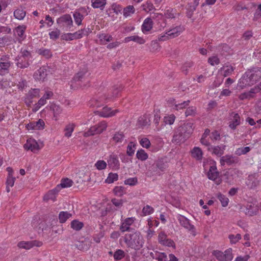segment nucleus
<instances>
[{"label": "nucleus", "mask_w": 261, "mask_h": 261, "mask_svg": "<svg viewBox=\"0 0 261 261\" xmlns=\"http://www.w3.org/2000/svg\"><path fill=\"white\" fill-rule=\"evenodd\" d=\"M140 145L144 148H148L151 145L149 140L147 138H143L139 140Z\"/></svg>", "instance_id": "obj_61"}, {"label": "nucleus", "mask_w": 261, "mask_h": 261, "mask_svg": "<svg viewBox=\"0 0 261 261\" xmlns=\"http://www.w3.org/2000/svg\"><path fill=\"white\" fill-rule=\"evenodd\" d=\"M123 240L127 247L136 250L142 248L144 243L142 235L137 230L126 233L123 237Z\"/></svg>", "instance_id": "obj_1"}, {"label": "nucleus", "mask_w": 261, "mask_h": 261, "mask_svg": "<svg viewBox=\"0 0 261 261\" xmlns=\"http://www.w3.org/2000/svg\"><path fill=\"white\" fill-rule=\"evenodd\" d=\"M221 69L223 71V75L225 77L231 75L234 70V68L231 65L223 66Z\"/></svg>", "instance_id": "obj_52"}, {"label": "nucleus", "mask_w": 261, "mask_h": 261, "mask_svg": "<svg viewBox=\"0 0 261 261\" xmlns=\"http://www.w3.org/2000/svg\"><path fill=\"white\" fill-rule=\"evenodd\" d=\"M15 180V178L13 177V176H8L6 181V190L7 192L10 191V187H12L14 186Z\"/></svg>", "instance_id": "obj_49"}, {"label": "nucleus", "mask_w": 261, "mask_h": 261, "mask_svg": "<svg viewBox=\"0 0 261 261\" xmlns=\"http://www.w3.org/2000/svg\"><path fill=\"white\" fill-rule=\"evenodd\" d=\"M26 27L25 25H19L16 27L14 31V33L20 38L23 37Z\"/></svg>", "instance_id": "obj_47"}, {"label": "nucleus", "mask_w": 261, "mask_h": 261, "mask_svg": "<svg viewBox=\"0 0 261 261\" xmlns=\"http://www.w3.org/2000/svg\"><path fill=\"white\" fill-rule=\"evenodd\" d=\"M84 226V224L76 220H73L71 222V227L76 231L81 230Z\"/></svg>", "instance_id": "obj_46"}, {"label": "nucleus", "mask_w": 261, "mask_h": 261, "mask_svg": "<svg viewBox=\"0 0 261 261\" xmlns=\"http://www.w3.org/2000/svg\"><path fill=\"white\" fill-rule=\"evenodd\" d=\"M107 4V0H91V6L94 8L103 10Z\"/></svg>", "instance_id": "obj_30"}, {"label": "nucleus", "mask_w": 261, "mask_h": 261, "mask_svg": "<svg viewBox=\"0 0 261 261\" xmlns=\"http://www.w3.org/2000/svg\"><path fill=\"white\" fill-rule=\"evenodd\" d=\"M97 36L101 44H106L108 42L112 41L113 39L112 36L107 34H99Z\"/></svg>", "instance_id": "obj_33"}, {"label": "nucleus", "mask_w": 261, "mask_h": 261, "mask_svg": "<svg viewBox=\"0 0 261 261\" xmlns=\"http://www.w3.org/2000/svg\"><path fill=\"white\" fill-rule=\"evenodd\" d=\"M36 52L45 58L48 59L52 57V53L50 49L41 48L37 50Z\"/></svg>", "instance_id": "obj_36"}, {"label": "nucleus", "mask_w": 261, "mask_h": 261, "mask_svg": "<svg viewBox=\"0 0 261 261\" xmlns=\"http://www.w3.org/2000/svg\"><path fill=\"white\" fill-rule=\"evenodd\" d=\"M75 246L79 250H85L89 248L90 244L87 240H85L84 241L78 242L75 244Z\"/></svg>", "instance_id": "obj_44"}, {"label": "nucleus", "mask_w": 261, "mask_h": 261, "mask_svg": "<svg viewBox=\"0 0 261 261\" xmlns=\"http://www.w3.org/2000/svg\"><path fill=\"white\" fill-rule=\"evenodd\" d=\"M194 130L193 123L188 122L178 127L175 134L173 136V139L175 142L181 141L182 139L189 138Z\"/></svg>", "instance_id": "obj_2"}, {"label": "nucleus", "mask_w": 261, "mask_h": 261, "mask_svg": "<svg viewBox=\"0 0 261 261\" xmlns=\"http://www.w3.org/2000/svg\"><path fill=\"white\" fill-rule=\"evenodd\" d=\"M71 216L72 214L68 212H61L59 214V221L61 223H65Z\"/></svg>", "instance_id": "obj_35"}, {"label": "nucleus", "mask_w": 261, "mask_h": 261, "mask_svg": "<svg viewBox=\"0 0 261 261\" xmlns=\"http://www.w3.org/2000/svg\"><path fill=\"white\" fill-rule=\"evenodd\" d=\"M118 179V175L117 173H110L109 176L106 179V182L108 184L113 183L114 181L117 180Z\"/></svg>", "instance_id": "obj_55"}, {"label": "nucleus", "mask_w": 261, "mask_h": 261, "mask_svg": "<svg viewBox=\"0 0 261 261\" xmlns=\"http://www.w3.org/2000/svg\"><path fill=\"white\" fill-rule=\"evenodd\" d=\"M156 168L160 171H163L167 168V163L162 158L159 159L154 163Z\"/></svg>", "instance_id": "obj_32"}, {"label": "nucleus", "mask_w": 261, "mask_h": 261, "mask_svg": "<svg viewBox=\"0 0 261 261\" xmlns=\"http://www.w3.org/2000/svg\"><path fill=\"white\" fill-rule=\"evenodd\" d=\"M150 122L149 115H144L140 117L139 119V122L142 126H147L149 125Z\"/></svg>", "instance_id": "obj_43"}, {"label": "nucleus", "mask_w": 261, "mask_h": 261, "mask_svg": "<svg viewBox=\"0 0 261 261\" xmlns=\"http://www.w3.org/2000/svg\"><path fill=\"white\" fill-rule=\"evenodd\" d=\"M108 163L113 170H117L119 168V162L116 155L111 154L108 160Z\"/></svg>", "instance_id": "obj_22"}, {"label": "nucleus", "mask_w": 261, "mask_h": 261, "mask_svg": "<svg viewBox=\"0 0 261 261\" xmlns=\"http://www.w3.org/2000/svg\"><path fill=\"white\" fill-rule=\"evenodd\" d=\"M197 6H194L192 4H189L187 8V16L188 18L192 19L194 20L195 18H193L194 12L196 10Z\"/></svg>", "instance_id": "obj_48"}, {"label": "nucleus", "mask_w": 261, "mask_h": 261, "mask_svg": "<svg viewBox=\"0 0 261 261\" xmlns=\"http://www.w3.org/2000/svg\"><path fill=\"white\" fill-rule=\"evenodd\" d=\"M241 124V118L239 114L234 112L229 113V127L233 130L237 128V127Z\"/></svg>", "instance_id": "obj_9"}, {"label": "nucleus", "mask_w": 261, "mask_h": 261, "mask_svg": "<svg viewBox=\"0 0 261 261\" xmlns=\"http://www.w3.org/2000/svg\"><path fill=\"white\" fill-rule=\"evenodd\" d=\"M24 147L26 149L31 150L33 152H37L41 148V147H40L36 141L31 138L27 140Z\"/></svg>", "instance_id": "obj_17"}, {"label": "nucleus", "mask_w": 261, "mask_h": 261, "mask_svg": "<svg viewBox=\"0 0 261 261\" xmlns=\"http://www.w3.org/2000/svg\"><path fill=\"white\" fill-rule=\"evenodd\" d=\"M218 198L220 201L223 207L227 206L229 201V199L227 197L221 194H219L218 195Z\"/></svg>", "instance_id": "obj_59"}, {"label": "nucleus", "mask_w": 261, "mask_h": 261, "mask_svg": "<svg viewBox=\"0 0 261 261\" xmlns=\"http://www.w3.org/2000/svg\"><path fill=\"white\" fill-rule=\"evenodd\" d=\"M58 187L53 190L49 191L44 197V200H48L49 199L55 201L56 199V194L58 192Z\"/></svg>", "instance_id": "obj_39"}, {"label": "nucleus", "mask_w": 261, "mask_h": 261, "mask_svg": "<svg viewBox=\"0 0 261 261\" xmlns=\"http://www.w3.org/2000/svg\"><path fill=\"white\" fill-rule=\"evenodd\" d=\"M184 30V28L181 25L176 26L168 31V36L171 39L178 36Z\"/></svg>", "instance_id": "obj_24"}, {"label": "nucleus", "mask_w": 261, "mask_h": 261, "mask_svg": "<svg viewBox=\"0 0 261 261\" xmlns=\"http://www.w3.org/2000/svg\"><path fill=\"white\" fill-rule=\"evenodd\" d=\"M213 254L220 261H231L233 258L231 249H227L224 252L218 250L214 251Z\"/></svg>", "instance_id": "obj_7"}, {"label": "nucleus", "mask_w": 261, "mask_h": 261, "mask_svg": "<svg viewBox=\"0 0 261 261\" xmlns=\"http://www.w3.org/2000/svg\"><path fill=\"white\" fill-rule=\"evenodd\" d=\"M213 153L217 156H220L224 153V148H221L219 146L212 147Z\"/></svg>", "instance_id": "obj_57"}, {"label": "nucleus", "mask_w": 261, "mask_h": 261, "mask_svg": "<svg viewBox=\"0 0 261 261\" xmlns=\"http://www.w3.org/2000/svg\"><path fill=\"white\" fill-rule=\"evenodd\" d=\"M16 64L18 68L24 69L28 67L30 64V60L18 56L16 59Z\"/></svg>", "instance_id": "obj_25"}, {"label": "nucleus", "mask_w": 261, "mask_h": 261, "mask_svg": "<svg viewBox=\"0 0 261 261\" xmlns=\"http://www.w3.org/2000/svg\"><path fill=\"white\" fill-rule=\"evenodd\" d=\"M135 13V8L133 6L129 5L123 9V15L126 17Z\"/></svg>", "instance_id": "obj_51"}, {"label": "nucleus", "mask_w": 261, "mask_h": 261, "mask_svg": "<svg viewBox=\"0 0 261 261\" xmlns=\"http://www.w3.org/2000/svg\"><path fill=\"white\" fill-rule=\"evenodd\" d=\"M219 173L217 171L216 166H211L207 172L208 178L211 180L215 181L217 185H219L221 182V179L219 177Z\"/></svg>", "instance_id": "obj_13"}, {"label": "nucleus", "mask_w": 261, "mask_h": 261, "mask_svg": "<svg viewBox=\"0 0 261 261\" xmlns=\"http://www.w3.org/2000/svg\"><path fill=\"white\" fill-rule=\"evenodd\" d=\"M153 22L150 18L145 19L142 25V31L143 33L149 32L152 28Z\"/></svg>", "instance_id": "obj_27"}, {"label": "nucleus", "mask_w": 261, "mask_h": 261, "mask_svg": "<svg viewBox=\"0 0 261 261\" xmlns=\"http://www.w3.org/2000/svg\"><path fill=\"white\" fill-rule=\"evenodd\" d=\"M45 123L42 119H39L36 122H32L28 124L26 126L28 130H41L44 127Z\"/></svg>", "instance_id": "obj_20"}, {"label": "nucleus", "mask_w": 261, "mask_h": 261, "mask_svg": "<svg viewBox=\"0 0 261 261\" xmlns=\"http://www.w3.org/2000/svg\"><path fill=\"white\" fill-rule=\"evenodd\" d=\"M47 75V69L44 67H42L36 71L34 73V77L36 80L43 81L46 77Z\"/></svg>", "instance_id": "obj_23"}, {"label": "nucleus", "mask_w": 261, "mask_h": 261, "mask_svg": "<svg viewBox=\"0 0 261 261\" xmlns=\"http://www.w3.org/2000/svg\"><path fill=\"white\" fill-rule=\"evenodd\" d=\"M175 116L173 114L165 116L164 118V122L166 124L171 125L174 122Z\"/></svg>", "instance_id": "obj_56"}, {"label": "nucleus", "mask_w": 261, "mask_h": 261, "mask_svg": "<svg viewBox=\"0 0 261 261\" xmlns=\"http://www.w3.org/2000/svg\"><path fill=\"white\" fill-rule=\"evenodd\" d=\"M136 157L138 160L141 161H144L148 159V155L144 150L141 149L137 151Z\"/></svg>", "instance_id": "obj_40"}, {"label": "nucleus", "mask_w": 261, "mask_h": 261, "mask_svg": "<svg viewBox=\"0 0 261 261\" xmlns=\"http://www.w3.org/2000/svg\"><path fill=\"white\" fill-rule=\"evenodd\" d=\"M42 243L37 241H21L18 243V247L20 248L30 249L33 246L39 247L41 246Z\"/></svg>", "instance_id": "obj_18"}, {"label": "nucleus", "mask_w": 261, "mask_h": 261, "mask_svg": "<svg viewBox=\"0 0 261 261\" xmlns=\"http://www.w3.org/2000/svg\"><path fill=\"white\" fill-rule=\"evenodd\" d=\"M130 41H133L135 42H137L140 44H143L145 42V40L142 37H140L138 36H130L127 37L125 38L124 41L125 42H128Z\"/></svg>", "instance_id": "obj_31"}, {"label": "nucleus", "mask_w": 261, "mask_h": 261, "mask_svg": "<svg viewBox=\"0 0 261 261\" xmlns=\"http://www.w3.org/2000/svg\"><path fill=\"white\" fill-rule=\"evenodd\" d=\"M107 163L105 161L99 160L95 164V166L98 170H101L105 169L107 167Z\"/></svg>", "instance_id": "obj_64"}, {"label": "nucleus", "mask_w": 261, "mask_h": 261, "mask_svg": "<svg viewBox=\"0 0 261 261\" xmlns=\"http://www.w3.org/2000/svg\"><path fill=\"white\" fill-rule=\"evenodd\" d=\"M158 242L163 246L175 248V243L173 240L167 238V236L164 231L159 232L158 237Z\"/></svg>", "instance_id": "obj_8"}, {"label": "nucleus", "mask_w": 261, "mask_h": 261, "mask_svg": "<svg viewBox=\"0 0 261 261\" xmlns=\"http://www.w3.org/2000/svg\"><path fill=\"white\" fill-rule=\"evenodd\" d=\"M254 90V89L251 88L249 91L241 94L239 96V99L240 100H244L253 98L255 94Z\"/></svg>", "instance_id": "obj_38"}, {"label": "nucleus", "mask_w": 261, "mask_h": 261, "mask_svg": "<svg viewBox=\"0 0 261 261\" xmlns=\"http://www.w3.org/2000/svg\"><path fill=\"white\" fill-rule=\"evenodd\" d=\"M260 184L261 181L258 179L257 175L255 174L249 175L246 181V185L251 189L255 188Z\"/></svg>", "instance_id": "obj_15"}, {"label": "nucleus", "mask_w": 261, "mask_h": 261, "mask_svg": "<svg viewBox=\"0 0 261 261\" xmlns=\"http://www.w3.org/2000/svg\"><path fill=\"white\" fill-rule=\"evenodd\" d=\"M57 23L62 27L69 29L72 26L73 21L70 15L66 14L59 18Z\"/></svg>", "instance_id": "obj_11"}, {"label": "nucleus", "mask_w": 261, "mask_h": 261, "mask_svg": "<svg viewBox=\"0 0 261 261\" xmlns=\"http://www.w3.org/2000/svg\"><path fill=\"white\" fill-rule=\"evenodd\" d=\"M135 218L133 217L126 218L123 222H121L119 228L120 230L122 232H124L125 231L130 232V231H132L133 230H136L135 229L130 227V226L135 222Z\"/></svg>", "instance_id": "obj_10"}, {"label": "nucleus", "mask_w": 261, "mask_h": 261, "mask_svg": "<svg viewBox=\"0 0 261 261\" xmlns=\"http://www.w3.org/2000/svg\"><path fill=\"white\" fill-rule=\"evenodd\" d=\"M176 218L181 226L188 230L194 236L195 235V227L191 223L190 220L180 214H178L176 216Z\"/></svg>", "instance_id": "obj_6"}, {"label": "nucleus", "mask_w": 261, "mask_h": 261, "mask_svg": "<svg viewBox=\"0 0 261 261\" xmlns=\"http://www.w3.org/2000/svg\"><path fill=\"white\" fill-rule=\"evenodd\" d=\"M111 140L115 143L121 144L125 141V136L123 133L117 132L113 135Z\"/></svg>", "instance_id": "obj_28"}, {"label": "nucleus", "mask_w": 261, "mask_h": 261, "mask_svg": "<svg viewBox=\"0 0 261 261\" xmlns=\"http://www.w3.org/2000/svg\"><path fill=\"white\" fill-rule=\"evenodd\" d=\"M123 87L122 86H117L115 87L111 91V94H108L107 96L104 95L99 97L97 99L94 101V106L98 108L103 106L104 103L112 101L114 98L118 96L119 92L121 91ZM93 102V101H92Z\"/></svg>", "instance_id": "obj_3"}, {"label": "nucleus", "mask_w": 261, "mask_h": 261, "mask_svg": "<svg viewBox=\"0 0 261 261\" xmlns=\"http://www.w3.org/2000/svg\"><path fill=\"white\" fill-rule=\"evenodd\" d=\"M253 85H254L253 83L252 82L250 76L248 75L246 72L240 79L238 84V86L241 89H243Z\"/></svg>", "instance_id": "obj_16"}, {"label": "nucleus", "mask_w": 261, "mask_h": 261, "mask_svg": "<svg viewBox=\"0 0 261 261\" xmlns=\"http://www.w3.org/2000/svg\"><path fill=\"white\" fill-rule=\"evenodd\" d=\"M40 90L39 89H32L28 93V97L30 99L38 97L39 95Z\"/></svg>", "instance_id": "obj_53"}, {"label": "nucleus", "mask_w": 261, "mask_h": 261, "mask_svg": "<svg viewBox=\"0 0 261 261\" xmlns=\"http://www.w3.org/2000/svg\"><path fill=\"white\" fill-rule=\"evenodd\" d=\"M246 72L254 84L261 79V67L253 68Z\"/></svg>", "instance_id": "obj_12"}, {"label": "nucleus", "mask_w": 261, "mask_h": 261, "mask_svg": "<svg viewBox=\"0 0 261 261\" xmlns=\"http://www.w3.org/2000/svg\"><path fill=\"white\" fill-rule=\"evenodd\" d=\"M91 32L92 30L89 28H84L77 31V33L79 34V36H80V38H82L85 36H88Z\"/></svg>", "instance_id": "obj_62"}, {"label": "nucleus", "mask_w": 261, "mask_h": 261, "mask_svg": "<svg viewBox=\"0 0 261 261\" xmlns=\"http://www.w3.org/2000/svg\"><path fill=\"white\" fill-rule=\"evenodd\" d=\"M73 184V181L68 178H64L61 180V184L58 185L57 187L61 186L63 188H69L72 186Z\"/></svg>", "instance_id": "obj_42"}, {"label": "nucleus", "mask_w": 261, "mask_h": 261, "mask_svg": "<svg viewBox=\"0 0 261 261\" xmlns=\"http://www.w3.org/2000/svg\"><path fill=\"white\" fill-rule=\"evenodd\" d=\"M207 62L212 66H215L220 63V60L217 56H213L208 59Z\"/></svg>", "instance_id": "obj_58"}, {"label": "nucleus", "mask_w": 261, "mask_h": 261, "mask_svg": "<svg viewBox=\"0 0 261 261\" xmlns=\"http://www.w3.org/2000/svg\"><path fill=\"white\" fill-rule=\"evenodd\" d=\"M118 111V110L112 111L111 108L106 107L102 110L95 112V113L103 117H110L114 116Z\"/></svg>", "instance_id": "obj_21"}, {"label": "nucleus", "mask_w": 261, "mask_h": 261, "mask_svg": "<svg viewBox=\"0 0 261 261\" xmlns=\"http://www.w3.org/2000/svg\"><path fill=\"white\" fill-rule=\"evenodd\" d=\"M239 158L236 156L232 155H226L221 157L220 159V163L221 165L227 164V165H231L236 164L239 162Z\"/></svg>", "instance_id": "obj_14"}, {"label": "nucleus", "mask_w": 261, "mask_h": 261, "mask_svg": "<svg viewBox=\"0 0 261 261\" xmlns=\"http://www.w3.org/2000/svg\"><path fill=\"white\" fill-rule=\"evenodd\" d=\"M11 62H0V75H4L9 72V68L12 65Z\"/></svg>", "instance_id": "obj_29"}, {"label": "nucleus", "mask_w": 261, "mask_h": 261, "mask_svg": "<svg viewBox=\"0 0 261 261\" xmlns=\"http://www.w3.org/2000/svg\"><path fill=\"white\" fill-rule=\"evenodd\" d=\"M196 108L195 107H189L185 112L186 117L189 116H195L196 114Z\"/></svg>", "instance_id": "obj_63"}, {"label": "nucleus", "mask_w": 261, "mask_h": 261, "mask_svg": "<svg viewBox=\"0 0 261 261\" xmlns=\"http://www.w3.org/2000/svg\"><path fill=\"white\" fill-rule=\"evenodd\" d=\"M73 17L76 24L80 25L84 18L83 16L79 12H75L73 14Z\"/></svg>", "instance_id": "obj_54"}, {"label": "nucleus", "mask_w": 261, "mask_h": 261, "mask_svg": "<svg viewBox=\"0 0 261 261\" xmlns=\"http://www.w3.org/2000/svg\"><path fill=\"white\" fill-rule=\"evenodd\" d=\"M191 156L193 158L197 161H200L202 159L203 152L202 150L198 147H194L191 150Z\"/></svg>", "instance_id": "obj_26"}, {"label": "nucleus", "mask_w": 261, "mask_h": 261, "mask_svg": "<svg viewBox=\"0 0 261 261\" xmlns=\"http://www.w3.org/2000/svg\"><path fill=\"white\" fill-rule=\"evenodd\" d=\"M62 38L63 40L69 41L73 40L74 39H80V36H79V34H78L77 31L74 33L65 34L62 36Z\"/></svg>", "instance_id": "obj_34"}, {"label": "nucleus", "mask_w": 261, "mask_h": 261, "mask_svg": "<svg viewBox=\"0 0 261 261\" xmlns=\"http://www.w3.org/2000/svg\"><path fill=\"white\" fill-rule=\"evenodd\" d=\"M107 126L106 121H101L97 124L91 126L87 132H85V136L87 137L100 134L106 129Z\"/></svg>", "instance_id": "obj_5"}, {"label": "nucleus", "mask_w": 261, "mask_h": 261, "mask_svg": "<svg viewBox=\"0 0 261 261\" xmlns=\"http://www.w3.org/2000/svg\"><path fill=\"white\" fill-rule=\"evenodd\" d=\"M87 74V69L84 68L82 70L77 73L74 76L73 81L71 82V86L73 87L74 85L75 87H83L86 86L85 83L83 84V82L87 83L88 81H86V74Z\"/></svg>", "instance_id": "obj_4"}, {"label": "nucleus", "mask_w": 261, "mask_h": 261, "mask_svg": "<svg viewBox=\"0 0 261 261\" xmlns=\"http://www.w3.org/2000/svg\"><path fill=\"white\" fill-rule=\"evenodd\" d=\"M250 147L248 146L240 147L236 150L235 154L237 155L240 156L247 154L250 151Z\"/></svg>", "instance_id": "obj_45"}, {"label": "nucleus", "mask_w": 261, "mask_h": 261, "mask_svg": "<svg viewBox=\"0 0 261 261\" xmlns=\"http://www.w3.org/2000/svg\"><path fill=\"white\" fill-rule=\"evenodd\" d=\"M175 101L174 99H173L172 100H171V101L173 103V104L174 105V109L176 110H181V109H184V108H185L186 106H188L189 105V103H190V101L189 100H187V101H184V102L180 103H176V102H174V101Z\"/></svg>", "instance_id": "obj_50"}, {"label": "nucleus", "mask_w": 261, "mask_h": 261, "mask_svg": "<svg viewBox=\"0 0 261 261\" xmlns=\"http://www.w3.org/2000/svg\"><path fill=\"white\" fill-rule=\"evenodd\" d=\"M53 95V93L50 91H46L44 95L39 100L38 103L36 104L35 111H37L41 106H44L46 103V100L49 99Z\"/></svg>", "instance_id": "obj_19"}, {"label": "nucleus", "mask_w": 261, "mask_h": 261, "mask_svg": "<svg viewBox=\"0 0 261 261\" xmlns=\"http://www.w3.org/2000/svg\"><path fill=\"white\" fill-rule=\"evenodd\" d=\"M74 124L73 123H69L67 124L64 128V136L67 138H69L71 136L72 133L74 129Z\"/></svg>", "instance_id": "obj_37"}, {"label": "nucleus", "mask_w": 261, "mask_h": 261, "mask_svg": "<svg viewBox=\"0 0 261 261\" xmlns=\"http://www.w3.org/2000/svg\"><path fill=\"white\" fill-rule=\"evenodd\" d=\"M26 15L25 11L21 9H17L14 12V16L18 20H22Z\"/></svg>", "instance_id": "obj_41"}, {"label": "nucleus", "mask_w": 261, "mask_h": 261, "mask_svg": "<svg viewBox=\"0 0 261 261\" xmlns=\"http://www.w3.org/2000/svg\"><path fill=\"white\" fill-rule=\"evenodd\" d=\"M228 238H229L230 242L231 244H236L241 239V235L239 233H238L236 235L229 234L228 236Z\"/></svg>", "instance_id": "obj_60"}]
</instances>
